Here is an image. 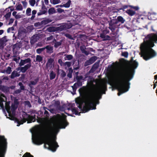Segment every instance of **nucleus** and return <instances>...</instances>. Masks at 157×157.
Segmentation results:
<instances>
[{"label":"nucleus","mask_w":157,"mask_h":157,"mask_svg":"<svg viewBox=\"0 0 157 157\" xmlns=\"http://www.w3.org/2000/svg\"><path fill=\"white\" fill-rule=\"evenodd\" d=\"M88 89L86 87L80 88L79 92L81 94V90L82 98H77L75 100L76 103L78 105V107L82 110V113L96 109V105L99 103V100L101 98L102 94H105L107 86L106 84L103 83L92 88L91 91H88Z\"/></svg>","instance_id":"1"},{"label":"nucleus","mask_w":157,"mask_h":157,"mask_svg":"<svg viewBox=\"0 0 157 157\" xmlns=\"http://www.w3.org/2000/svg\"><path fill=\"white\" fill-rule=\"evenodd\" d=\"M133 66L129 67L123 69L118 74L117 80L119 83L117 89L118 96L127 91L130 88L129 81L133 77L135 70L137 66V62L136 61Z\"/></svg>","instance_id":"2"},{"label":"nucleus","mask_w":157,"mask_h":157,"mask_svg":"<svg viewBox=\"0 0 157 157\" xmlns=\"http://www.w3.org/2000/svg\"><path fill=\"white\" fill-rule=\"evenodd\" d=\"M59 131L58 127H55L48 131L47 137L44 140H43L38 136H36L33 139V143L37 145L44 143V148L55 152L59 146L56 141V137H53L52 135L54 134H57Z\"/></svg>","instance_id":"3"},{"label":"nucleus","mask_w":157,"mask_h":157,"mask_svg":"<svg viewBox=\"0 0 157 157\" xmlns=\"http://www.w3.org/2000/svg\"><path fill=\"white\" fill-rule=\"evenodd\" d=\"M145 38L146 41L144 40L145 44H142L140 47V54L144 60H147L156 55V53L152 48L154 46V43L157 41V34L152 36L148 35Z\"/></svg>","instance_id":"4"},{"label":"nucleus","mask_w":157,"mask_h":157,"mask_svg":"<svg viewBox=\"0 0 157 157\" xmlns=\"http://www.w3.org/2000/svg\"><path fill=\"white\" fill-rule=\"evenodd\" d=\"M36 116L35 114L33 116H31L27 114L26 113L23 112L22 114V119L19 120V119L17 118H15V121L18 124L17 126H19L20 125L23 124L24 123H25L26 121H27L28 123L35 122L36 120Z\"/></svg>","instance_id":"5"},{"label":"nucleus","mask_w":157,"mask_h":157,"mask_svg":"<svg viewBox=\"0 0 157 157\" xmlns=\"http://www.w3.org/2000/svg\"><path fill=\"white\" fill-rule=\"evenodd\" d=\"M17 106H16L12 104L11 105V108H10L9 103H6L5 105L6 109L10 116H11L12 115H15V110L17 109Z\"/></svg>","instance_id":"6"},{"label":"nucleus","mask_w":157,"mask_h":157,"mask_svg":"<svg viewBox=\"0 0 157 157\" xmlns=\"http://www.w3.org/2000/svg\"><path fill=\"white\" fill-rule=\"evenodd\" d=\"M67 26V24H64L61 25L57 27L51 26L47 28V30L50 33L54 32L57 31H61L63 30H65L68 29L69 28Z\"/></svg>","instance_id":"7"},{"label":"nucleus","mask_w":157,"mask_h":157,"mask_svg":"<svg viewBox=\"0 0 157 157\" xmlns=\"http://www.w3.org/2000/svg\"><path fill=\"white\" fill-rule=\"evenodd\" d=\"M109 28L112 32H114L116 29L119 26V25H118L117 19H112L111 17L110 18V21H109Z\"/></svg>","instance_id":"8"},{"label":"nucleus","mask_w":157,"mask_h":157,"mask_svg":"<svg viewBox=\"0 0 157 157\" xmlns=\"http://www.w3.org/2000/svg\"><path fill=\"white\" fill-rule=\"evenodd\" d=\"M55 120L62 126V128H65L69 124L68 122L65 118H61L60 117H56Z\"/></svg>","instance_id":"9"},{"label":"nucleus","mask_w":157,"mask_h":157,"mask_svg":"<svg viewBox=\"0 0 157 157\" xmlns=\"http://www.w3.org/2000/svg\"><path fill=\"white\" fill-rule=\"evenodd\" d=\"M2 137L4 139V144L3 146H1L0 145V157H4L6 150L5 148L6 147L7 145L6 139L4 138V136H2Z\"/></svg>","instance_id":"10"},{"label":"nucleus","mask_w":157,"mask_h":157,"mask_svg":"<svg viewBox=\"0 0 157 157\" xmlns=\"http://www.w3.org/2000/svg\"><path fill=\"white\" fill-rule=\"evenodd\" d=\"M7 41L6 36H4L0 39V49H2L6 45Z\"/></svg>","instance_id":"11"},{"label":"nucleus","mask_w":157,"mask_h":157,"mask_svg":"<svg viewBox=\"0 0 157 157\" xmlns=\"http://www.w3.org/2000/svg\"><path fill=\"white\" fill-rule=\"evenodd\" d=\"M96 56H92L89 60L86 61L84 63V66H87L93 63L96 60Z\"/></svg>","instance_id":"12"},{"label":"nucleus","mask_w":157,"mask_h":157,"mask_svg":"<svg viewBox=\"0 0 157 157\" xmlns=\"http://www.w3.org/2000/svg\"><path fill=\"white\" fill-rule=\"evenodd\" d=\"M64 41V40L62 39L60 40L59 41H57L55 39L53 40V42L54 43V47L57 48L59 46H61L63 42Z\"/></svg>","instance_id":"13"},{"label":"nucleus","mask_w":157,"mask_h":157,"mask_svg":"<svg viewBox=\"0 0 157 157\" xmlns=\"http://www.w3.org/2000/svg\"><path fill=\"white\" fill-rule=\"evenodd\" d=\"M31 66V63H28L24 67H21L20 68L21 71L23 73H25Z\"/></svg>","instance_id":"14"},{"label":"nucleus","mask_w":157,"mask_h":157,"mask_svg":"<svg viewBox=\"0 0 157 157\" xmlns=\"http://www.w3.org/2000/svg\"><path fill=\"white\" fill-rule=\"evenodd\" d=\"M100 37L103 39V40H110V37L104 34V33H102L100 34Z\"/></svg>","instance_id":"15"},{"label":"nucleus","mask_w":157,"mask_h":157,"mask_svg":"<svg viewBox=\"0 0 157 157\" xmlns=\"http://www.w3.org/2000/svg\"><path fill=\"white\" fill-rule=\"evenodd\" d=\"M80 48L81 51L82 53L84 54L86 56L88 55L89 54V52L85 50L86 48L85 46H80Z\"/></svg>","instance_id":"16"},{"label":"nucleus","mask_w":157,"mask_h":157,"mask_svg":"<svg viewBox=\"0 0 157 157\" xmlns=\"http://www.w3.org/2000/svg\"><path fill=\"white\" fill-rule=\"evenodd\" d=\"M20 75V74L18 73L17 71L14 70L12 72L10 76L11 79H13L16 77L19 76Z\"/></svg>","instance_id":"17"},{"label":"nucleus","mask_w":157,"mask_h":157,"mask_svg":"<svg viewBox=\"0 0 157 157\" xmlns=\"http://www.w3.org/2000/svg\"><path fill=\"white\" fill-rule=\"evenodd\" d=\"M12 71L11 68L9 66L6 69L3 70L2 72L3 73H6L8 74H10L11 73Z\"/></svg>","instance_id":"18"},{"label":"nucleus","mask_w":157,"mask_h":157,"mask_svg":"<svg viewBox=\"0 0 157 157\" xmlns=\"http://www.w3.org/2000/svg\"><path fill=\"white\" fill-rule=\"evenodd\" d=\"M39 80V78H36L35 79L34 81H32L30 82L29 83V86L30 87H32V85H36L37 82Z\"/></svg>","instance_id":"19"},{"label":"nucleus","mask_w":157,"mask_h":157,"mask_svg":"<svg viewBox=\"0 0 157 157\" xmlns=\"http://www.w3.org/2000/svg\"><path fill=\"white\" fill-rule=\"evenodd\" d=\"M99 62L97 61L93 65L92 67L90 70V71L93 69L94 71L96 70L99 67Z\"/></svg>","instance_id":"20"},{"label":"nucleus","mask_w":157,"mask_h":157,"mask_svg":"<svg viewBox=\"0 0 157 157\" xmlns=\"http://www.w3.org/2000/svg\"><path fill=\"white\" fill-rule=\"evenodd\" d=\"M116 19L117 24L119 22H121V24H123L125 21V20L121 16H118Z\"/></svg>","instance_id":"21"},{"label":"nucleus","mask_w":157,"mask_h":157,"mask_svg":"<svg viewBox=\"0 0 157 157\" xmlns=\"http://www.w3.org/2000/svg\"><path fill=\"white\" fill-rule=\"evenodd\" d=\"M43 109L44 110V114L45 115V116L46 117H48L49 116V113L46 110H48L51 112V110L48 109L47 107L45 106L43 107Z\"/></svg>","instance_id":"22"},{"label":"nucleus","mask_w":157,"mask_h":157,"mask_svg":"<svg viewBox=\"0 0 157 157\" xmlns=\"http://www.w3.org/2000/svg\"><path fill=\"white\" fill-rule=\"evenodd\" d=\"M72 112L73 114H75L76 115H80V112L78 113V108H77L74 107L71 109Z\"/></svg>","instance_id":"23"},{"label":"nucleus","mask_w":157,"mask_h":157,"mask_svg":"<svg viewBox=\"0 0 157 157\" xmlns=\"http://www.w3.org/2000/svg\"><path fill=\"white\" fill-rule=\"evenodd\" d=\"M56 76V74L53 71H51L49 74L50 79L52 80L54 79Z\"/></svg>","instance_id":"24"},{"label":"nucleus","mask_w":157,"mask_h":157,"mask_svg":"<svg viewBox=\"0 0 157 157\" xmlns=\"http://www.w3.org/2000/svg\"><path fill=\"white\" fill-rule=\"evenodd\" d=\"M66 57H64L65 60H71L73 58V56L71 55H64Z\"/></svg>","instance_id":"25"},{"label":"nucleus","mask_w":157,"mask_h":157,"mask_svg":"<svg viewBox=\"0 0 157 157\" xmlns=\"http://www.w3.org/2000/svg\"><path fill=\"white\" fill-rule=\"evenodd\" d=\"M52 20L49 19H47L45 20H44L41 21V24L43 25H45L51 22Z\"/></svg>","instance_id":"26"},{"label":"nucleus","mask_w":157,"mask_h":157,"mask_svg":"<svg viewBox=\"0 0 157 157\" xmlns=\"http://www.w3.org/2000/svg\"><path fill=\"white\" fill-rule=\"evenodd\" d=\"M126 12L130 16H132L135 13V11L130 9L127 10Z\"/></svg>","instance_id":"27"},{"label":"nucleus","mask_w":157,"mask_h":157,"mask_svg":"<svg viewBox=\"0 0 157 157\" xmlns=\"http://www.w3.org/2000/svg\"><path fill=\"white\" fill-rule=\"evenodd\" d=\"M47 13V10H40V12L37 13V15L38 16H40L43 14H46Z\"/></svg>","instance_id":"28"},{"label":"nucleus","mask_w":157,"mask_h":157,"mask_svg":"<svg viewBox=\"0 0 157 157\" xmlns=\"http://www.w3.org/2000/svg\"><path fill=\"white\" fill-rule=\"evenodd\" d=\"M54 105L56 107L59 108L60 110H61V107L60 106V102L59 101H55L54 103Z\"/></svg>","instance_id":"29"},{"label":"nucleus","mask_w":157,"mask_h":157,"mask_svg":"<svg viewBox=\"0 0 157 157\" xmlns=\"http://www.w3.org/2000/svg\"><path fill=\"white\" fill-rule=\"evenodd\" d=\"M45 49H46L47 50V52H48L49 51L51 52L53 50V48L52 47L50 46V45H47L44 48Z\"/></svg>","instance_id":"30"},{"label":"nucleus","mask_w":157,"mask_h":157,"mask_svg":"<svg viewBox=\"0 0 157 157\" xmlns=\"http://www.w3.org/2000/svg\"><path fill=\"white\" fill-rule=\"evenodd\" d=\"M56 12L54 8H51L49 9L48 10V13L49 15L55 13Z\"/></svg>","instance_id":"31"},{"label":"nucleus","mask_w":157,"mask_h":157,"mask_svg":"<svg viewBox=\"0 0 157 157\" xmlns=\"http://www.w3.org/2000/svg\"><path fill=\"white\" fill-rule=\"evenodd\" d=\"M36 60L37 61L41 62L43 60V57L40 55H37L36 56Z\"/></svg>","instance_id":"32"},{"label":"nucleus","mask_w":157,"mask_h":157,"mask_svg":"<svg viewBox=\"0 0 157 157\" xmlns=\"http://www.w3.org/2000/svg\"><path fill=\"white\" fill-rule=\"evenodd\" d=\"M71 1L70 0H69L68 2L66 3L63 5V6L64 7L66 8H68L70 7V5L71 4Z\"/></svg>","instance_id":"33"},{"label":"nucleus","mask_w":157,"mask_h":157,"mask_svg":"<svg viewBox=\"0 0 157 157\" xmlns=\"http://www.w3.org/2000/svg\"><path fill=\"white\" fill-rule=\"evenodd\" d=\"M50 2L53 4L55 5L58 4L60 2V0H50Z\"/></svg>","instance_id":"34"},{"label":"nucleus","mask_w":157,"mask_h":157,"mask_svg":"<svg viewBox=\"0 0 157 157\" xmlns=\"http://www.w3.org/2000/svg\"><path fill=\"white\" fill-rule=\"evenodd\" d=\"M13 104L18 106V105L19 104V102L18 101V99L15 97L13 101Z\"/></svg>","instance_id":"35"},{"label":"nucleus","mask_w":157,"mask_h":157,"mask_svg":"<svg viewBox=\"0 0 157 157\" xmlns=\"http://www.w3.org/2000/svg\"><path fill=\"white\" fill-rule=\"evenodd\" d=\"M23 9V7L22 5L19 4L17 5L16 7V10H21Z\"/></svg>","instance_id":"36"},{"label":"nucleus","mask_w":157,"mask_h":157,"mask_svg":"<svg viewBox=\"0 0 157 157\" xmlns=\"http://www.w3.org/2000/svg\"><path fill=\"white\" fill-rule=\"evenodd\" d=\"M22 157H33V156L30 153L27 152L23 155Z\"/></svg>","instance_id":"37"},{"label":"nucleus","mask_w":157,"mask_h":157,"mask_svg":"<svg viewBox=\"0 0 157 157\" xmlns=\"http://www.w3.org/2000/svg\"><path fill=\"white\" fill-rule=\"evenodd\" d=\"M0 90L4 92H5L7 90L6 87L4 86L0 85Z\"/></svg>","instance_id":"38"},{"label":"nucleus","mask_w":157,"mask_h":157,"mask_svg":"<svg viewBox=\"0 0 157 157\" xmlns=\"http://www.w3.org/2000/svg\"><path fill=\"white\" fill-rule=\"evenodd\" d=\"M45 48H38L36 50V52L38 54H40L44 50Z\"/></svg>","instance_id":"39"},{"label":"nucleus","mask_w":157,"mask_h":157,"mask_svg":"<svg viewBox=\"0 0 157 157\" xmlns=\"http://www.w3.org/2000/svg\"><path fill=\"white\" fill-rule=\"evenodd\" d=\"M31 9L30 8H28L26 10V14L27 15L30 16L31 15Z\"/></svg>","instance_id":"40"},{"label":"nucleus","mask_w":157,"mask_h":157,"mask_svg":"<svg viewBox=\"0 0 157 157\" xmlns=\"http://www.w3.org/2000/svg\"><path fill=\"white\" fill-rule=\"evenodd\" d=\"M61 73L60 75V76L61 78H63L66 76V74L65 71L63 70H61Z\"/></svg>","instance_id":"41"},{"label":"nucleus","mask_w":157,"mask_h":157,"mask_svg":"<svg viewBox=\"0 0 157 157\" xmlns=\"http://www.w3.org/2000/svg\"><path fill=\"white\" fill-rule=\"evenodd\" d=\"M10 56V54L9 53H8L6 52H5L4 54V57L5 59L6 60H8L9 59V57Z\"/></svg>","instance_id":"42"},{"label":"nucleus","mask_w":157,"mask_h":157,"mask_svg":"<svg viewBox=\"0 0 157 157\" xmlns=\"http://www.w3.org/2000/svg\"><path fill=\"white\" fill-rule=\"evenodd\" d=\"M71 87H72L73 92L75 93L77 89V86L76 85V83H75L74 85L72 86Z\"/></svg>","instance_id":"43"},{"label":"nucleus","mask_w":157,"mask_h":157,"mask_svg":"<svg viewBox=\"0 0 157 157\" xmlns=\"http://www.w3.org/2000/svg\"><path fill=\"white\" fill-rule=\"evenodd\" d=\"M110 17H109V18H108L106 17H104L102 19V21H104L105 22L106 24L107 23H109V21H110Z\"/></svg>","instance_id":"44"},{"label":"nucleus","mask_w":157,"mask_h":157,"mask_svg":"<svg viewBox=\"0 0 157 157\" xmlns=\"http://www.w3.org/2000/svg\"><path fill=\"white\" fill-rule=\"evenodd\" d=\"M76 79L77 80L79 81H80V80H84V79H83V77L82 75L76 76Z\"/></svg>","instance_id":"45"},{"label":"nucleus","mask_w":157,"mask_h":157,"mask_svg":"<svg viewBox=\"0 0 157 157\" xmlns=\"http://www.w3.org/2000/svg\"><path fill=\"white\" fill-rule=\"evenodd\" d=\"M71 65V63L70 62H66L64 63V66H67L68 67H70Z\"/></svg>","instance_id":"46"},{"label":"nucleus","mask_w":157,"mask_h":157,"mask_svg":"<svg viewBox=\"0 0 157 157\" xmlns=\"http://www.w3.org/2000/svg\"><path fill=\"white\" fill-rule=\"evenodd\" d=\"M29 3L31 6H33L36 3V1L35 0H30Z\"/></svg>","instance_id":"47"},{"label":"nucleus","mask_w":157,"mask_h":157,"mask_svg":"<svg viewBox=\"0 0 157 157\" xmlns=\"http://www.w3.org/2000/svg\"><path fill=\"white\" fill-rule=\"evenodd\" d=\"M36 38H34V37L33 36L31 38L30 40V43L31 44H33L35 42H36Z\"/></svg>","instance_id":"48"},{"label":"nucleus","mask_w":157,"mask_h":157,"mask_svg":"<svg viewBox=\"0 0 157 157\" xmlns=\"http://www.w3.org/2000/svg\"><path fill=\"white\" fill-rule=\"evenodd\" d=\"M65 36L70 39L74 40V38L72 37V36L69 33H66L65 34Z\"/></svg>","instance_id":"49"},{"label":"nucleus","mask_w":157,"mask_h":157,"mask_svg":"<svg viewBox=\"0 0 157 157\" xmlns=\"http://www.w3.org/2000/svg\"><path fill=\"white\" fill-rule=\"evenodd\" d=\"M11 15V12H9L8 13H7L5 16L4 17H5V18L7 19L8 18H9Z\"/></svg>","instance_id":"50"},{"label":"nucleus","mask_w":157,"mask_h":157,"mask_svg":"<svg viewBox=\"0 0 157 157\" xmlns=\"http://www.w3.org/2000/svg\"><path fill=\"white\" fill-rule=\"evenodd\" d=\"M121 55L127 58L128 56V52H122Z\"/></svg>","instance_id":"51"},{"label":"nucleus","mask_w":157,"mask_h":157,"mask_svg":"<svg viewBox=\"0 0 157 157\" xmlns=\"http://www.w3.org/2000/svg\"><path fill=\"white\" fill-rule=\"evenodd\" d=\"M25 62V63H31V60L30 58H28L27 59L23 60V61Z\"/></svg>","instance_id":"52"},{"label":"nucleus","mask_w":157,"mask_h":157,"mask_svg":"<svg viewBox=\"0 0 157 157\" xmlns=\"http://www.w3.org/2000/svg\"><path fill=\"white\" fill-rule=\"evenodd\" d=\"M119 62L121 64H124L125 63L126 61L124 59L122 58L119 60Z\"/></svg>","instance_id":"53"},{"label":"nucleus","mask_w":157,"mask_h":157,"mask_svg":"<svg viewBox=\"0 0 157 157\" xmlns=\"http://www.w3.org/2000/svg\"><path fill=\"white\" fill-rule=\"evenodd\" d=\"M58 63L61 66L64 65V63L63 62L61 59H59L58 60Z\"/></svg>","instance_id":"54"},{"label":"nucleus","mask_w":157,"mask_h":157,"mask_svg":"<svg viewBox=\"0 0 157 157\" xmlns=\"http://www.w3.org/2000/svg\"><path fill=\"white\" fill-rule=\"evenodd\" d=\"M25 103L26 105H27L29 107H31L32 106L30 103L29 101H25Z\"/></svg>","instance_id":"55"},{"label":"nucleus","mask_w":157,"mask_h":157,"mask_svg":"<svg viewBox=\"0 0 157 157\" xmlns=\"http://www.w3.org/2000/svg\"><path fill=\"white\" fill-rule=\"evenodd\" d=\"M54 61V59L52 58H50L48 60L47 63H49L50 64H51Z\"/></svg>","instance_id":"56"},{"label":"nucleus","mask_w":157,"mask_h":157,"mask_svg":"<svg viewBox=\"0 0 157 157\" xmlns=\"http://www.w3.org/2000/svg\"><path fill=\"white\" fill-rule=\"evenodd\" d=\"M76 83V85L78 86H81L82 85V82L81 81L77 80V82Z\"/></svg>","instance_id":"57"},{"label":"nucleus","mask_w":157,"mask_h":157,"mask_svg":"<svg viewBox=\"0 0 157 157\" xmlns=\"http://www.w3.org/2000/svg\"><path fill=\"white\" fill-rule=\"evenodd\" d=\"M44 118H39L37 120V122L39 123H41L44 121Z\"/></svg>","instance_id":"58"},{"label":"nucleus","mask_w":157,"mask_h":157,"mask_svg":"<svg viewBox=\"0 0 157 157\" xmlns=\"http://www.w3.org/2000/svg\"><path fill=\"white\" fill-rule=\"evenodd\" d=\"M14 30V28L13 26L12 27H11L9 28L7 30V32L9 33L11 30L13 31Z\"/></svg>","instance_id":"59"},{"label":"nucleus","mask_w":157,"mask_h":157,"mask_svg":"<svg viewBox=\"0 0 157 157\" xmlns=\"http://www.w3.org/2000/svg\"><path fill=\"white\" fill-rule=\"evenodd\" d=\"M23 33V31L22 30H19L18 31V37H20L22 35V34Z\"/></svg>","instance_id":"60"},{"label":"nucleus","mask_w":157,"mask_h":157,"mask_svg":"<svg viewBox=\"0 0 157 157\" xmlns=\"http://www.w3.org/2000/svg\"><path fill=\"white\" fill-rule=\"evenodd\" d=\"M42 24H41V22L40 23L39 22H36L34 24V26L35 27H38L39 26H40Z\"/></svg>","instance_id":"61"},{"label":"nucleus","mask_w":157,"mask_h":157,"mask_svg":"<svg viewBox=\"0 0 157 157\" xmlns=\"http://www.w3.org/2000/svg\"><path fill=\"white\" fill-rule=\"evenodd\" d=\"M21 92V90L20 89H17L16 90L14 91V93L16 94H18Z\"/></svg>","instance_id":"62"},{"label":"nucleus","mask_w":157,"mask_h":157,"mask_svg":"<svg viewBox=\"0 0 157 157\" xmlns=\"http://www.w3.org/2000/svg\"><path fill=\"white\" fill-rule=\"evenodd\" d=\"M57 11L59 13H61L63 12L64 11V10L61 8H59L57 9Z\"/></svg>","instance_id":"63"},{"label":"nucleus","mask_w":157,"mask_h":157,"mask_svg":"<svg viewBox=\"0 0 157 157\" xmlns=\"http://www.w3.org/2000/svg\"><path fill=\"white\" fill-rule=\"evenodd\" d=\"M53 36H51L49 37H48L47 38V40L49 41L51 40L53 38Z\"/></svg>","instance_id":"64"}]
</instances>
